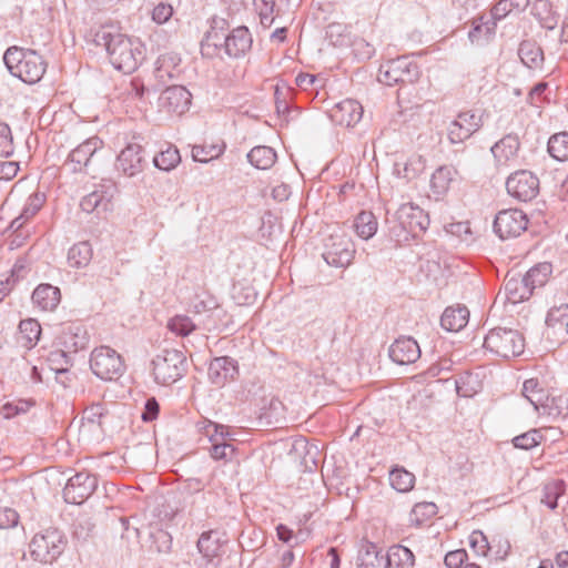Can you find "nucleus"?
I'll list each match as a JSON object with an SVG mask.
<instances>
[{"instance_id": "nucleus-35", "label": "nucleus", "mask_w": 568, "mask_h": 568, "mask_svg": "<svg viewBox=\"0 0 568 568\" xmlns=\"http://www.w3.org/2000/svg\"><path fill=\"white\" fill-rule=\"evenodd\" d=\"M247 161L258 170H267L273 166L276 161L275 151L266 145L253 148L246 155Z\"/></svg>"}, {"instance_id": "nucleus-29", "label": "nucleus", "mask_w": 568, "mask_h": 568, "mask_svg": "<svg viewBox=\"0 0 568 568\" xmlns=\"http://www.w3.org/2000/svg\"><path fill=\"white\" fill-rule=\"evenodd\" d=\"M61 293L57 286L40 284L32 293V302L42 311H53L60 303Z\"/></svg>"}, {"instance_id": "nucleus-31", "label": "nucleus", "mask_w": 568, "mask_h": 568, "mask_svg": "<svg viewBox=\"0 0 568 568\" xmlns=\"http://www.w3.org/2000/svg\"><path fill=\"white\" fill-rule=\"evenodd\" d=\"M458 172L449 165L439 166L432 175L430 189L436 199L443 197L450 189L452 183L456 180Z\"/></svg>"}, {"instance_id": "nucleus-34", "label": "nucleus", "mask_w": 568, "mask_h": 568, "mask_svg": "<svg viewBox=\"0 0 568 568\" xmlns=\"http://www.w3.org/2000/svg\"><path fill=\"white\" fill-rule=\"evenodd\" d=\"M521 62L529 69H539L544 63V51L534 41H523L518 49Z\"/></svg>"}, {"instance_id": "nucleus-40", "label": "nucleus", "mask_w": 568, "mask_h": 568, "mask_svg": "<svg viewBox=\"0 0 568 568\" xmlns=\"http://www.w3.org/2000/svg\"><path fill=\"white\" fill-rule=\"evenodd\" d=\"M552 273V265L548 262H542L532 266L525 275L529 287L534 292L535 288L544 286L550 274Z\"/></svg>"}, {"instance_id": "nucleus-61", "label": "nucleus", "mask_w": 568, "mask_h": 568, "mask_svg": "<svg viewBox=\"0 0 568 568\" xmlns=\"http://www.w3.org/2000/svg\"><path fill=\"white\" fill-rule=\"evenodd\" d=\"M448 234L459 237L462 241H468L471 235L469 222H454L445 225Z\"/></svg>"}, {"instance_id": "nucleus-17", "label": "nucleus", "mask_w": 568, "mask_h": 568, "mask_svg": "<svg viewBox=\"0 0 568 568\" xmlns=\"http://www.w3.org/2000/svg\"><path fill=\"white\" fill-rule=\"evenodd\" d=\"M115 192V185L111 181L100 183L94 191L81 200L80 206L87 213L108 212L112 209V199Z\"/></svg>"}, {"instance_id": "nucleus-9", "label": "nucleus", "mask_w": 568, "mask_h": 568, "mask_svg": "<svg viewBox=\"0 0 568 568\" xmlns=\"http://www.w3.org/2000/svg\"><path fill=\"white\" fill-rule=\"evenodd\" d=\"M201 430L211 443L207 449L214 460H223L224 463L233 460L236 448L232 443H229L230 433L226 426L206 420Z\"/></svg>"}, {"instance_id": "nucleus-56", "label": "nucleus", "mask_w": 568, "mask_h": 568, "mask_svg": "<svg viewBox=\"0 0 568 568\" xmlns=\"http://www.w3.org/2000/svg\"><path fill=\"white\" fill-rule=\"evenodd\" d=\"M31 406L32 403L30 400L20 399L18 402L6 403L1 407L0 412L6 419H10L20 414L27 413Z\"/></svg>"}, {"instance_id": "nucleus-25", "label": "nucleus", "mask_w": 568, "mask_h": 568, "mask_svg": "<svg viewBox=\"0 0 568 568\" xmlns=\"http://www.w3.org/2000/svg\"><path fill=\"white\" fill-rule=\"evenodd\" d=\"M59 345L72 356L88 346L89 337L80 325H69L58 337Z\"/></svg>"}, {"instance_id": "nucleus-19", "label": "nucleus", "mask_w": 568, "mask_h": 568, "mask_svg": "<svg viewBox=\"0 0 568 568\" xmlns=\"http://www.w3.org/2000/svg\"><path fill=\"white\" fill-rule=\"evenodd\" d=\"M192 94L182 85L168 87L160 95V106L169 113L182 114L189 110Z\"/></svg>"}, {"instance_id": "nucleus-27", "label": "nucleus", "mask_w": 568, "mask_h": 568, "mask_svg": "<svg viewBox=\"0 0 568 568\" xmlns=\"http://www.w3.org/2000/svg\"><path fill=\"white\" fill-rule=\"evenodd\" d=\"M225 542L226 540L223 539V534L216 530H210L200 536L197 549L207 562H212L214 558L221 555L222 547Z\"/></svg>"}, {"instance_id": "nucleus-5", "label": "nucleus", "mask_w": 568, "mask_h": 568, "mask_svg": "<svg viewBox=\"0 0 568 568\" xmlns=\"http://www.w3.org/2000/svg\"><path fill=\"white\" fill-rule=\"evenodd\" d=\"M484 347L491 354L503 358L516 357L524 352L525 338L516 329L495 327L486 334Z\"/></svg>"}, {"instance_id": "nucleus-15", "label": "nucleus", "mask_w": 568, "mask_h": 568, "mask_svg": "<svg viewBox=\"0 0 568 568\" xmlns=\"http://www.w3.org/2000/svg\"><path fill=\"white\" fill-rule=\"evenodd\" d=\"M102 145L103 142L98 136L87 139L69 153L63 168L71 173L82 172Z\"/></svg>"}, {"instance_id": "nucleus-26", "label": "nucleus", "mask_w": 568, "mask_h": 568, "mask_svg": "<svg viewBox=\"0 0 568 568\" xmlns=\"http://www.w3.org/2000/svg\"><path fill=\"white\" fill-rule=\"evenodd\" d=\"M519 148V138L507 134L491 146V153L499 165H507L517 159Z\"/></svg>"}, {"instance_id": "nucleus-64", "label": "nucleus", "mask_w": 568, "mask_h": 568, "mask_svg": "<svg viewBox=\"0 0 568 568\" xmlns=\"http://www.w3.org/2000/svg\"><path fill=\"white\" fill-rule=\"evenodd\" d=\"M19 520L18 513L12 508H3L0 510V528L8 529L17 526Z\"/></svg>"}, {"instance_id": "nucleus-39", "label": "nucleus", "mask_w": 568, "mask_h": 568, "mask_svg": "<svg viewBox=\"0 0 568 568\" xmlns=\"http://www.w3.org/2000/svg\"><path fill=\"white\" fill-rule=\"evenodd\" d=\"M92 258V247L88 242H79L68 252V264L71 267H85Z\"/></svg>"}, {"instance_id": "nucleus-51", "label": "nucleus", "mask_w": 568, "mask_h": 568, "mask_svg": "<svg viewBox=\"0 0 568 568\" xmlns=\"http://www.w3.org/2000/svg\"><path fill=\"white\" fill-rule=\"evenodd\" d=\"M396 166L398 175L409 181L416 179L424 172L425 161L422 156H412L404 163L402 170L398 164H396Z\"/></svg>"}, {"instance_id": "nucleus-46", "label": "nucleus", "mask_w": 568, "mask_h": 568, "mask_svg": "<svg viewBox=\"0 0 568 568\" xmlns=\"http://www.w3.org/2000/svg\"><path fill=\"white\" fill-rule=\"evenodd\" d=\"M538 413L551 418L564 417L568 415V399L562 396H550L549 394L547 403L542 405Z\"/></svg>"}, {"instance_id": "nucleus-55", "label": "nucleus", "mask_w": 568, "mask_h": 568, "mask_svg": "<svg viewBox=\"0 0 568 568\" xmlns=\"http://www.w3.org/2000/svg\"><path fill=\"white\" fill-rule=\"evenodd\" d=\"M541 439L542 435L539 429H530L527 433L516 436L513 439V444L516 448L528 450L539 445Z\"/></svg>"}, {"instance_id": "nucleus-33", "label": "nucleus", "mask_w": 568, "mask_h": 568, "mask_svg": "<svg viewBox=\"0 0 568 568\" xmlns=\"http://www.w3.org/2000/svg\"><path fill=\"white\" fill-rule=\"evenodd\" d=\"M523 395L538 413L542 405L547 403L549 392L540 385L537 378H529L524 382Z\"/></svg>"}, {"instance_id": "nucleus-2", "label": "nucleus", "mask_w": 568, "mask_h": 568, "mask_svg": "<svg viewBox=\"0 0 568 568\" xmlns=\"http://www.w3.org/2000/svg\"><path fill=\"white\" fill-rule=\"evenodd\" d=\"M252 43V36L246 27H237L229 33L211 28L201 42V53L206 58L226 55L236 59L248 52Z\"/></svg>"}, {"instance_id": "nucleus-11", "label": "nucleus", "mask_w": 568, "mask_h": 568, "mask_svg": "<svg viewBox=\"0 0 568 568\" xmlns=\"http://www.w3.org/2000/svg\"><path fill=\"white\" fill-rule=\"evenodd\" d=\"M484 111L467 110L459 112L447 129L448 140L452 143H463L483 126Z\"/></svg>"}, {"instance_id": "nucleus-52", "label": "nucleus", "mask_w": 568, "mask_h": 568, "mask_svg": "<svg viewBox=\"0 0 568 568\" xmlns=\"http://www.w3.org/2000/svg\"><path fill=\"white\" fill-rule=\"evenodd\" d=\"M151 546L150 548L160 554H168L172 548L171 535L161 529L156 528L150 532Z\"/></svg>"}, {"instance_id": "nucleus-47", "label": "nucleus", "mask_w": 568, "mask_h": 568, "mask_svg": "<svg viewBox=\"0 0 568 568\" xmlns=\"http://www.w3.org/2000/svg\"><path fill=\"white\" fill-rule=\"evenodd\" d=\"M389 483L397 491L407 493L414 487L415 476L404 468H394L389 473Z\"/></svg>"}, {"instance_id": "nucleus-10", "label": "nucleus", "mask_w": 568, "mask_h": 568, "mask_svg": "<svg viewBox=\"0 0 568 568\" xmlns=\"http://www.w3.org/2000/svg\"><path fill=\"white\" fill-rule=\"evenodd\" d=\"M355 254V246L346 234H332L325 241L323 257L328 265L347 267Z\"/></svg>"}, {"instance_id": "nucleus-20", "label": "nucleus", "mask_w": 568, "mask_h": 568, "mask_svg": "<svg viewBox=\"0 0 568 568\" xmlns=\"http://www.w3.org/2000/svg\"><path fill=\"white\" fill-rule=\"evenodd\" d=\"M143 149L138 143L128 144L118 155L116 169L126 176H134L143 171Z\"/></svg>"}, {"instance_id": "nucleus-42", "label": "nucleus", "mask_w": 568, "mask_h": 568, "mask_svg": "<svg viewBox=\"0 0 568 568\" xmlns=\"http://www.w3.org/2000/svg\"><path fill=\"white\" fill-rule=\"evenodd\" d=\"M47 362L52 372L65 375L73 365V356L63 348L54 349L49 353Z\"/></svg>"}, {"instance_id": "nucleus-38", "label": "nucleus", "mask_w": 568, "mask_h": 568, "mask_svg": "<svg viewBox=\"0 0 568 568\" xmlns=\"http://www.w3.org/2000/svg\"><path fill=\"white\" fill-rule=\"evenodd\" d=\"M546 324L554 332L568 335V304L551 307L547 313Z\"/></svg>"}, {"instance_id": "nucleus-7", "label": "nucleus", "mask_w": 568, "mask_h": 568, "mask_svg": "<svg viewBox=\"0 0 568 568\" xmlns=\"http://www.w3.org/2000/svg\"><path fill=\"white\" fill-rule=\"evenodd\" d=\"M92 373L103 381L118 379L125 369L121 355L109 346H100L90 356Z\"/></svg>"}, {"instance_id": "nucleus-12", "label": "nucleus", "mask_w": 568, "mask_h": 568, "mask_svg": "<svg viewBox=\"0 0 568 568\" xmlns=\"http://www.w3.org/2000/svg\"><path fill=\"white\" fill-rule=\"evenodd\" d=\"M528 225L527 215L517 209L500 211L494 221V231L501 239L519 236Z\"/></svg>"}, {"instance_id": "nucleus-8", "label": "nucleus", "mask_w": 568, "mask_h": 568, "mask_svg": "<svg viewBox=\"0 0 568 568\" xmlns=\"http://www.w3.org/2000/svg\"><path fill=\"white\" fill-rule=\"evenodd\" d=\"M65 541L58 529L49 528L37 534L30 542V552L34 560L51 564L64 550Z\"/></svg>"}, {"instance_id": "nucleus-21", "label": "nucleus", "mask_w": 568, "mask_h": 568, "mask_svg": "<svg viewBox=\"0 0 568 568\" xmlns=\"http://www.w3.org/2000/svg\"><path fill=\"white\" fill-rule=\"evenodd\" d=\"M388 354L394 363L408 365L420 357V348L413 337L400 336L390 345Z\"/></svg>"}, {"instance_id": "nucleus-44", "label": "nucleus", "mask_w": 568, "mask_h": 568, "mask_svg": "<svg viewBox=\"0 0 568 568\" xmlns=\"http://www.w3.org/2000/svg\"><path fill=\"white\" fill-rule=\"evenodd\" d=\"M389 556V567L395 564L399 568H413L415 565V556L413 551L402 545L392 546L386 552Z\"/></svg>"}, {"instance_id": "nucleus-45", "label": "nucleus", "mask_w": 568, "mask_h": 568, "mask_svg": "<svg viewBox=\"0 0 568 568\" xmlns=\"http://www.w3.org/2000/svg\"><path fill=\"white\" fill-rule=\"evenodd\" d=\"M565 493L564 480L556 479L545 484L542 488L541 503L550 509H555L558 506V499Z\"/></svg>"}, {"instance_id": "nucleus-59", "label": "nucleus", "mask_w": 568, "mask_h": 568, "mask_svg": "<svg viewBox=\"0 0 568 568\" xmlns=\"http://www.w3.org/2000/svg\"><path fill=\"white\" fill-rule=\"evenodd\" d=\"M469 545L480 556H486L489 550L487 537L479 530H474L469 536Z\"/></svg>"}, {"instance_id": "nucleus-50", "label": "nucleus", "mask_w": 568, "mask_h": 568, "mask_svg": "<svg viewBox=\"0 0 568 568\" xmlns=\"http://www.w3.org/2000/svg\"><path fill=\"white\" fill-rule=\"evenodd\" d=\"M224 145H194L192 149V158L196 162L207 163L219 158L224 152Z\"/></svg>"}, {"instance_id": "nucleus-24", "label": "nucleus", "mask_w": 568, "mask_h": 568, "mask_svg": "<svg viewBox=\"0 0 568 568\" xmlns=\"http://www.w3.org/2000/svg\"><path fill=\"white\" fill-rule=\"evenodd\" d=\"M207 374L212 384L223 386L237 374L236 362L229 356L215 357L210 363Z\"/></svg>"}, {"instance_id": "nucleus-60", "label": "nucleus", "mask_w": 568, "mask_h": 568, "mask_svg": "<svg viewBox=\"0 0 568 568\" xmlns=\"http://www.w3.org/2000/svg\"><path fill=\"white\" fill-rule=\"evenodd\" d=\"M263 413L261 414V417H264L271 423L273 419L275 422L278 420V418L282 416L283 410V404L282 402L276 397H271L268 400V407H262Z\"/></svg>"}, {"instance_id": "nucleus-32", "label": "nucleus", "mask_w": 568, "mask_h": 568, "mask_svg": "<svg viewBox=\"0 0 568 568\" xmlns=\"http://www.w3.org/2000/svg\"><path fill=\"white\" fill-rule=\"evenodd\" d=\"M504 287L507 300L514 304L528 300L534 293L524 276L508 277Z\"/></svg>"}, {"instance_id": "nucleus-36", "label": "nucleus", "mask_w": 568, "mask_h": 568, "mask_svg": "<svg viewBox=\"0 0 568 568\" xmlns=\"http://www.w3.org/2000/svg\"><path fill=\"white\" fill-rule=\"evenodd\" d=\"M41 326L33 318L23 320L19 324L18 342L26 348H32L39 341Z\"/></svg>"}, {"instance_id": "nucleus-57", "label": "nucleus", "mask_w": 568, "mask_h": 568, "mask_svg": "<svg viewBox=\"0 0 568 568\" xmlns=\"http://www.w3.org/2000/svg\"><path fill=\"white\" fill-rule=\"evenodd\" d=\"M106 414H108V410L105 409V407L102 404H93L84 410L83 419L88 424H92V425L97 424L100 427H102L103 419L105 418Z\"/></svg>"}, {"instance_id": "nucleus-30", "label": "nucleus", "mask_w": 568, "mask_h": 568, "mask_svg": "<svg viewBox=\"0 0 568 568\" xmlns=\"http://www.w3.org/2000/svg\"><path fill=\"white\" fill-rule=\"evenodd\" d=\"M468 320L469 311L466 306H449L440 317V325L448 332H458L467 325Z\"/></svg>"}, {"instance_id": "nucleus-48", "label": "nucleus", "mask_w": 568, "mask_h": 568, "mask_svg": "<svg viewBox=\"0 0 568 568\" xmlns=\"http://www.w3.org/2000/svg\"><path fill=\"white\" fill-rule=\"evenodd\" d=\"M181 161L179 150L175 146L169 145L166 150L160 151L154 158V165L162 171H170L174 169Z\"/></svg>"}, {"instance_id": "nucleus-53", "label": "nucleus", "mask_w": 568, "mask_h": 568, "mask_svg": "<svg viewBox=\"0 0 568 568\" xmlns=\"http://www.w3.org/2000/svg\"><path fill=\"white\" fill-rule=\"evenodd\" d=\"M197 326L200 325L195 324L186 315H176L173 318H171L168 323V328L180 336H187L193 331H195Z\"/></svg>"}, {"instance_id": "nucleus-3", "label": "nucleus", "mask_w": 568, "mask_h": 568, "mask_svg": "<svg viewBox=\"0 0 568 568\" xmlns=\"http://www.w3.org/2000/svg\"><path fill=\"white\" fill-rule=\"evenodd\" d=\"M3 61L10 73L26 83L39 82L45 72V61L33 50L10 47L3 54Z\"/></svg>"}, {"instance_id": "nucleus-43", "label": "nucleus", "mask_w": 568, "mask_h": 568, "mask_svg": "<svg viewBox=\"0 0 568 568\" xmlns=\"http://www.w3.org/2000/svg\"><path fill=\"white\" fill-rule=\"evenodd\" d=\"M548 153L557 161L568 160V132L556 133L548 141Z\"/></svg>"}, {"instance_id": "nucleus-41", "label": "nucleus", "mask_w": 568, "mask_h": 568, "mask_svg": "<svg viewBox=\"0 0 568 568\" xmlns=\"http://www.w3.org/2000/svg\"><path fill=\"white\" fill-rule=\"evenodd\" d=\"M291 454H294L295 457H300L305 467H308V463L316 466L318 448L316 445L310 444L304 437L296 438L293 442Z\"/></svg>"}, {"instance_id": "nucleus-22", "label": "nucleus", "mask_w": 568, "mask_h": 568, "mask_svg": "<svg viewBox=\"0 0 568 568\" xmlns=\"http://www.w3.org/2000/svg\"><path fill=\"white\" fill-rule=\"evenodd\" d=\"M219 308L216 298L207 293L196 294L191 302V312L200 317L199 325L209 331L215 326L212 318Z\"/></svg>"}, {"instance_id": "nucleus-13", "label": "nucleus", "mask_w": 568, "mask_h": 568, "mask_svg": "<svg viewBox=\"0 0 568 568\" xmlns=\"http://www.w3.org/2000/svg\"><path fill=\"white\" fill-rule=\"evenodd\" d=\"M506 189L513 197L527 202L537 196L539 180L530 171H517L507 179Z\"/></svg>"}, {"instance_id": "nucleus-14", "label": "nucleus", "mask_w": 568, "mask_h": 568, "mask_svg": "<svg viewBox=\"0 0 568 568\" xmlns=\"http://www.w3.org/2000/svg\"><path fill=\"white\" fill-rule=\"evenodd\" d=\"M98 487L94 475L80 471L72 476L63 488L64 500L69 504L80 505L89 498Z\"/></svg>"}, {"instance_id": "nucleus-6", "label": "nucleus", "mask_w": 568, "mask_h": 568, "mask_svg": "<svg viewBox=\"0 0 568 568\" xmlns=\"http://www.w3.org/2000/svg\"><path fill=\"white\" fill-rule=\"evenodd\" d=\"M420 71L416 62L408 57H399L379 67L377 79L386 85L414 83L419 79Z\"/></svg>"}, {"instance_id": "nucleus-54", "label": "nucleus", "mask_w": 568, "mask_h": 568, "mask_svg": "<svg viewBox=\"0 0 568 568\" xmlns=\"http://www.w3.org/2000/svg\"><path fill=\"white\" fill-rule=\"evenodd\" d=\"M437 514V506L434 503H418L410 513V521L420 525Z\"/></svg>"}, {"instance_id": "nucleus-58", "label": "nucleus", "mask_w": 568, "mask_h": 568, "mask_svg": "<svg viewBox=\"0 0 568 568\" xmlns=\"http://www.w3.org/2000/svg\"><path fill=\"white\" fill-rule=\"evenodd\" d=\"M13 150L11 129L8 124L0 122V155L10 156Z\"/></svg>"}, {"instance_id": "nucleus-28", "label": "nucleus", "mask_w": 568, "mask_h": 568, "mask_svg": "<svg viewBox=\"0 0 568 568\" xmlns=\"http://www.w3.org/2000/svg\"><path fill=\"white\" fill-rule=\"evenodd\" d=\"M389 556L372 542L366 544L357 558L358 568H390Z\"/></svg>"}, {"instance_id": "nucleus-49", "label": "nucleus", "mask_w": 568, "mask_h": 568, "mask_svg": "<svg viewBox=\"0 0 568 568\" xmlns=\"http://www.w3.org/2000/svg\"><path fill=\"white\" fill-rule=\"evenodd\" d=\"M535 16L542 28L554 30L557 27L558 16L552 12L551 7L547 1H537L535 4Z\"/></svg>"}, {"instance_id": "nucleus-18", "label": "nucleus", "mask_w": 568, "mask_h": 568, "mask_svg": "<svg viewBox=\"0 0 568 568\" xmlns=\"http://www.w3.org/2000/svg\"><path fill=\"white\" fill-rule=\"evenodd\" d=\"M182 59L173 52H165L159 55L154 63V78L159 87L166 84L169 81L179 80L182 74Z\"/></svg>"}, {"instance_id": "nucleus-23", "label": "nucleus", "mask_w": 568, "mask_h": 568, "mask_svg": "<svg viewBox=\"0 0 568 568\" xmlns=\"http://www.w3.org/2000/svg\"><path fill=\"white\" fill-rule=\"evenodd\" d=\"M363 111L358 101L345 99L332 109L331 119L338 125L351 128L361 121Z\"/></svg>"}, {"instance_id": "nucleus-62", "label": "nucleus", "mask_w": 568, "mask_h": 568, "mask_svg": "<svg viewBox=\"0 0 568 568\" xmlns=\"http://www.w3.org/2000/svg\"><path fill=\"white\" fill-rule=\"evenodd\" d=\"M468 558L466 550L457 549L446 554L444 562L448 568H462L463 564Z\"/></svg>"}, {"instance_id": "nucleus-1", "label": "nucleus", "mask_w": 568, "mask_h": 568, "mask_svg": "<svg viewBox=\"0 0 568 568\" xmlns=\"http://www.w3.org/2000/svg\"><path fill=\"white\" fill-rule=\"evenodd\" d=\"M93 41L105 49L111 64L125 73L135 71L145 58V48L139 39L130 38L112 26L99 28Z\"/></svg>"}, {"instance_id": "nucleus-37", "label": "nucleus", "mask_w": 568, "mask_h": 568, "mask_svg": "<svg viewBox=\"0 0 568 568\" xmlns=\"http://www.w3.org/2000/svg\"><path fill=\"white\" fill-rule=\"evenodd\" d=\"M377 226L378 223L375 215L368 211L358 213L354 221L355 232L363 240L373 237L377 232Z\"/></svg>"}, {"instance_id": "nucleus-4", "label": "nucleus", "mask_w": 568, "mask_h": 568, "mask_svg": "<svg viewBox=\"0 0 568 568\" xmlns=\"http://www.w3.org/2000/svg\"><path fill=\"white\" fill-rule=\"evenodd\" d=\"M186 357L178 349H162L152 359L154 381L161 385H171L186 373Z\"/></svg>"}, {"instance_id": "nucleus-16", "label": "nucleus", "mask_w": 568, "mask_h": 568, "mask_svg": "<svg viewBox=\"0 0 568 568\" xmlns=\"http://www.w3.org/2000/svg\"><path fill=\"white\" fill-rule=\"evenodd\" d=\"M396 215L400 226L414 237L425 232L429 226L428 214L413 203L402 204Z\"/></svg>"}, {"instance_id": "nucleus-63", "label": "nucleus", "mask_w": 568, "mask_h": 568, "mask_svg": "<svg viewBox=\"0 0 568 568\" xmlns=\"http://www.w3.org/2000/svg\"><path fill=\"white\" fill-rule=\"evenodd\" d=\"M43 204V196L39 194H32L28 197V201L21 212L24 217L31 219L37 214Z\"/></svg>"}]
</instances>
